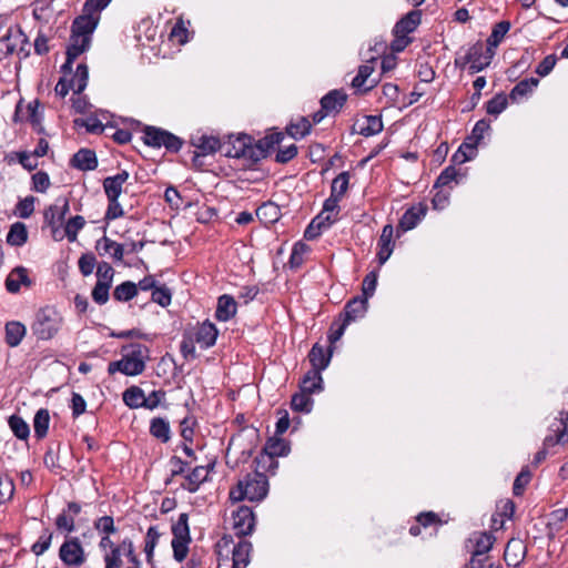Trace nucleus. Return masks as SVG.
I'll use <instances>...</instances> for the list:
<instances>
[{"instance_id": "obj_1", "label": "nucleus", "mask_w": 568, "mask_h": 568, "mask_svg": "<svg viewBox=\"0 0 568 568\" xmlns=\"http://www.w3.org/2000/svg\"><path fill=\"white\" fill-rule=\"evenodd\" d=\"M284 140L282 132L271 133L253 144V139L247 134L230 136L224 145V153L231 158L232 166L239 171H254L258 163L266 159L270 151L280 145Z\"/></svg>"}, {"instance_id": "obj_2", "label": "nucleus", "mask_w": 568, "mask_h": 568, "mask_svg": "<svg viewBox=\"0 0 568 568\" xmlns=\"http://www.w3.org/2000/svg\"><path fill=\"white\" fill-rule=\"evenodd\" d=\"M149 359V348L142 344H130L122 348V357L111 362L108 373L113 375L120 372L126 376H136L145 369V362Z\"/></svg>"}, {"instance_id": "obj_3", "label": "nucleus", "mask_w": 568, "mask_h": 568, "mask_svg": "<svg viewBox=\"0 0 568 568\" xmlns=\"http://www.w3.org/2000/svg\"><path fill=\"white\" fill-rule=\"evenodd\" d=\"M267 478L262 473H254L245 476L237 485L230 490V499L241 501L248 499L250 501H260L267 495Z\"/></svg>"}, {"instance_id": "obj_4", "label": "nucleus", "mask_w": 568, "mask_h": 568, "mask_svg": "<svg viewBox=\"0 0 568 568\" xmlns=\"http://www.w3.org/2000/svg\"><path fill=\"white\" fill-rule=\"evenodd\" d=\"M62 324L63 317L61 313L53 307L47 306L37 313L32 324V332L39 339L48 341L58 334Z\"/></svg>"}, {"instance_id": "obj_5", "label": "nucleus", "mask_w": 568, "mask_h": 568, "mask_svg": "<svg viewBox=\"0 0 568 568\" xmlns=\"http://www.w3.org/2000/svg\"><path fill=\"white\" fill-rule=\"evenodd\" d=\"M142 140L149 146H164L170 152H178L182 146L180 138L155 126H146L143 131Z\"/></svg>"}, {"instance_id": "obj_6", "label": "nucleus", "mask_w": 568, "mask_h": 568, "mask_svg": "<svg viewBox=\"0 0 568 568\" xmlns=\"http://www.w3.org/2000/svg\"><path fill=\"white\" fill-rule=\"evenodd\" d=\"M189 516L183 513L172 526V548L174 558L181 562L187 555V545L191 540L189 529Z\"/></svg>"}, {"instance_id": "obj_7", "label": "nucleus", "mask_w": 568, "mask_h": 568, "mask_svg": "<svg viewBox=\"0 0 568 568\" xmlns=\"http://www.w3.org/2000/svg\"><path fill=\"white\" fill-rule=\"evenodd\" d=\"M123 556L128 558L129 564L132 562L133 558H138L134 551V545L130 538H124L116 547L103 555L105 568H121L123 565Z\"/></svg>"}, {"instance_id": "obj_8", "label": "nucleus", "mask_w": 568, "mask_h": 568, "mask_svg": "<svg viewBox=\"0 0 568 568\" xmlns=\"http://www.w3.org/2000/svg\"><path fill=\"white\" fill-rule=\"evenodd\" d=\"M60 559L72 567H81L85 562V552L78 538L65 540L59 550Z\"/></svg>"}, {"instance_id": "obj_9", "label": "nucleus", "mask_w": 568, "mask_h": 568, "mask_svg": "<svg viewBox=\"0 0 568 568\" xmlns=\"http://www.w3.org/2000/svg\"><path fill=\"white\" fill-rule=\"evenodd\" d=\"M495 55V51L484 48L481 42L471 45L465 55V61L469 63L471 73L479 72L488 67Z\"/></svg>"}, {"instance_id": "obj_10", "label": "nucleus", "mask_w": 568, "mask_h": 568, "mask_svg": "<svg viewBox=\"0 0 568 568\" xmlns=\"http://www.w3.org/2000/svg\"><path fill=\"white\" fill-rule=\"evenodd\" d=\"M495 537L489 532H480L475 538V550L470 565L473 568H484L483 561L488 560L486 554L491 549Z\"/></svg>"}, {"instance_id": "obj_11", "label": "nucleus", "mask_w": 568, "mask_h": 568, "mask_svg": "<svg viewBox=\"0 0 568 568\" xmlns=\"http://www.w3.org/2000/svg\"><path fill=\"white\" fill-rule=\"evenodd\" d=\"M233 529L239 536L250 535L255 525V518L250 507L241 506L232 515Z\"/></svg>"}, {"instance_id": "obj_12", "label": "nucleus", "mask_w": 568, "mask_h": 568, "mask_svg": "<svg viewBox=\"0 0 568 568\" xmlns=\"http://www.w3.org/2000/svg\"><path fill=\"white\" fill-rule=\"evenodd\" d=\"M217 334V328L213 323L209 321L203 322L201 325H199V327L194 329L193 333H191V335L196 341V344L204 349L215 344Z\"/></svg>"}, {"instance_id": "obj_13", "label": "nucleus", "mask_w": 568, "mask_h": 568, "mask_svg": "<svg viewBox=\"0 0 568 568\" xmlns=\"http://www.w3.org/2000/svg\"><path fill=\"white\" fill-rule=\"evenodd\" d=\"M394 227L390 224H387L383 227L382 234L378 240V252L377 258L381 265L386 263V261L390 257L394 251V241H393Z\"/></svg>"}, {"instance_id": "obj_14", "label": "nucleus", "mask_w": 568, "mask_h": 568, "mask_svg": "<svg viewBox=\"0 0 568 568\" xmlns=\"http://www.w3.org/2000/svg\"><path fill=\"white\" fill-rule=\"evenodd\" d=\"M427 207L424 204L409 207L402 216L398 223V230L407 232L413 230L426 215Z\"/></svg>"}, {"instance_id": "obj_15", "label": "nucleus", "mask_w": 568, "mask_h": 568, "mask_svg": "<svg viewBox=\"0 0 568 568\" xmlns=\"http://www.w3.org/2000/svg\"><path fill=\"white\" fill-rule=\"evenodd\" d=\"M526 555V546L519 538L510 539L505 548L504 558L508 566H518Z\"/></svg>"}, {"instance_id": "obj_16", "label": "nucleus", "mask_w": 568, "mask_h": 568, "mask_svg": "<svg viewBox=\"0 0 568 568\" xmlns=\"http://www.w3.org/2000/svg\"><path fill=\"white\" fill-rule=\"evenodd\" d=\"M368 306V301L366 297H354L351 300L344 310L343 321L349 324L358 318H362Z\"/></svg>"}, {"instance_id": "obj_17", "label": "nucleus", "mask_w": 568, "mask_h": 568, "mask_svg": "<svg viewBox=\"0 0 568 568\" xmlns=\"http://www.w3.org/2000/svg\"><path fill=\"white\" fill-rule=\"evenodd\" d=\"M98 21L99 16L87 12V14L78 17L73 21L71 32L81 34L91 40V36L97 28Z\"/></svg>"}, {"instance_id": "obj_18", "label": "nucleus", "mask_w": 568, "mask_h": 568, "mask_svg": "<svg viewBox=\"0 0 568 568\" xmlns=\"http://www.w3.org/2000/svg\"><path fill=\"white\" fill-rule=\"evenodd\" d=\"M22 285L30 286L31 280L26 267L17 266L9 273L6 280V287L10 293H18Z\"/></svg>"}, {"instance_id": "obj_19", "label": "nucleus", "mask_w": 568, "mask_h": 568, "mask_svg": "<svg viewBox=\"0 0 568 568\" xmlns=\"http://www.w3.org/2000/svg\"><path fill=\"white\" fill-rule=\"evenodd\" d=\"M22 41L23 33L19 29L13 30L12 28H9L7 33L0 38V54H12Z\"/></svg>"}, {"instance_id": "obj_20", "label": "nucleus", "mask_w": 568, "mask_h": 568, "mask_svg": "<svg viewBox=\"0 0 568 568\" xmlns=\"http://www.w3.org/2000/svg\"><path fill=\"white\" fill-rule=\"evenodd\" d=\"M450 182L457 184L458 180H437L434 184V190H436L433 197L434 209L443 210L448 204L449 191L452 190Z\"/></svg>"}, {"instance_id": "obj_21", "label": "nucleus", "mask_w": 568, "mask_h": 568, "mask_svg": "<svg viewBox=\"0 0 568 568\" xmlns=\"http://www.w3.org/2000/svg\"><path fill=\"white\" fill-rule=\"evenodd\" d=\"M422 12L419 10H413L403 17L394 28L395 34L407 36L413 32L420 23Z\"/></svg>"}, {"instance_id": "obj_22", "label": "nucleus", "mask_w": 568, "mask_h": 568, "mask_svg": "<svg viewBox=\"0 0 568 568\" xmlns=\"http://www.w3.org/2000/svg\"><path fill=\"white\" fill-rule=\"evenodd\" d=\"M346 98L342 91L333 90L321 99V106L326 113H337L343 108Z\"/></svg>"}, {"instance_id": "obj_23", "label": "nucleus", "mask_w": 568, "mask_h": 568, "mask_svg": "<svg viewBox=\"0 0 568 568\" xmlns=\"http://www.w3.org/2000/svg\"><path fill=\"white\" fill-rule=\"evenodd\" d=\"M332 352L329 351L328 354L325 353L324 347L320 344H314L310 354L308 358L312 364L311 371H317L318 373H322L324 371L329 362H331Z\"/></svg>"}, {"instance_id": "obj_24", "label": "nucleus", "mask_w": 568, "mask_h": 568, "mask_svg": "<svg viewBox=\"0 0 568 568\" xmlns=\"http://www.w3.org/2000/svg\"><path fill=\"white\" fill-rule=\"evenodd\" d=\"M539 80L537 78H529L519 81L510 91L509 99L513 102H519L527 98L538 85Z\"/></svg>"}, {"instance_id": "obj_25", "label": "nucleus", "mask_w": 568, "mask_h": 568, "mask_svg": "<svg viewBox=\"0 0 568 568\" xmlns=\"http://www.w3.org/2000/svg\"><path fill=\"white\" fill-rule=\"evenodd\" d=\"M71 163L74 168L82 171L93 170L98 165L95 153L88 149L78 151L73 155Z\"/></svg>"}, {"instance_id": "obj_26", "label": "nucleus", "mask_w": 568, "mask_h": 568, "mask_svg": "<svg viewBox=\"0 0 568 568\" xmlns=\"http://www.w3.org/2000/svg\"><path fill=\"white\" fill-rule=\"evenodd\" d=\"M236 314V302L230 295H222L217 301L215 316L219 321L226 322Z\"/></svg>"}, {"instance_id": "obj_27", "label": "nucleus", "mask_w": 568, "mask_h": 568, "mask_svg": "<svg viewBox=\"0 0 568 568\" xmlns=\"http://www.w3.org/2000/svg\"><path fill=\"white\" fill-rule=\"evenodd\" d=\"M251 551L252 544L246 540H241L233 549L232 568H246L250 564Z\"/></svg>"}, {"instance_id": "obj_28", "label": "nucleus", "mask_w": 568, "mask_h": 568, "mask_svg": "<svg viewBox=\"0 0 568 568\" xmlns=\"http://www.w3.org/2000/svg\"><path fill=\"white\" fill-rule=\"evenodd\" d=\"M209 469L205 466L195 467L185 478L182 487L190 493H195L199 486L207 479Z\"/></svg>"}, {"instance_id": "obj_29", "label": "nucleus", "mask_w": 568, "mask_h": 568, "mask_svg": "<svg viewBox=\"0 0 568 568\" xmlns=\"http://www.w3.org/2000/svg\"><path fill=\"white\" fill-rule=\"evenodd\" d=\"M91 40L81 34L71 32L70 44L67 49V55L70 60H75L81 53L87 51L90 47Z\"/></svg>"}, {"instance_id": "obj_30", "label": "nucleus", "mask_w": 568, "mask_h": 568, "mask_svg": "<svg viewBox=\"0 0 568 568\" xmlns=\"http://www.w3.org/2000/svg\"><path fill=\"white\" fill-rule=\"evenodd\" d=\"M97 250L100 254H111L112 257L116 261H122L124 255V248L122 244L112 241L111 239L104 236L97 242Z\"/></svg>"}, {"instance_id": "obj_31", "label": "nucleus", "mask_w": 568, "mask_h": 568, "mask_svg": "<svg viewBox=\"0 0 568 568\" xmlns=\"http://www.w3.org/2000/svg\"><path fill=\"white\" fill-rule=\"evenodd\" d=\"M281 215L280 207L272 203L267 202L262 204L256 210L257 219L264 223L265 225L273 224L278 221Z\"/></svg>"}, {"instance_id": "obj_32", "label": "nucleus", "mask_w": 568, "mask_h": 568, "mask_svg": "<svg viewBox=\"0 0 568 568\" xmlns=\"http://www.w3.org/2000/svg\"><path fill=\"white\" fill-rule=\"evenodd\" d=\"M26 335V326L20 322H10L6 325V342L9 346H18Z\"/></svg>"}, {"instance_id": "obj_33", "label": "nucleus", "mask_w": 568, "mask_h": 568, "mask_svg": "<svg viewBox=\"0 0 568 568\" xmlns=\"http://www.w3.org/2000/svg\"><path fill=\"white\" fill-rule=\"evenodd\" d=\"M27 241V226L21 222L13 223L7 234V243L11 246H22Z\"/></svg>"}, {"instance_id": "obj_34", "label": "nucleus", "mask_w": 568, "mask_h": 568, "mask_svg": "<svg viewBox=\"0 0 568 568\" xmlns=\"http://www.w3.org/2000/svg\"><path fill=\"white\" fill-rule=\"evenodd\" d=\"M322 383L323 378L321 373H318L317 371H308L303 377L300 387L301 390L312 395L316 392L322 390Z\"/></svg>"}, {"instance_id": "obj_35", "label": "nucleus", "mask_w": 568, "mask_h": 568, "mask_svg": "<svg viewBox=\"0 0 568 568\" xmlns=\"http://www.w3.org/2000/svg\"><path fill=\"white\" fill-rule=\"evenodd\" d=\"M150 433L153 437L166 443L171 438V429L168 420L161 417L153 418L150 425Z\"/></svg>"}, {"instance_id": "obj_36", "label": "nucleus", "mask_w": 568, "mask_h": 568, "mask_svg": "<svg viewBox=\"0 0 568 568\" xmlns=\"http://www.w3.org/2000/svg\"><path fill=\"white\" fill-rule=\"evenodd\" d=\"M89 79L88 67L83 63L77 67L75 73L70 79V87L74 93L80 94L87 87Z\"/></svg>"}, {"instance_id": "obj_37", "label": "nucleus", "mask_w": 568, "mask_h": 568, "mask_svg": "<svg viewBox=\"0 0 568 568\" xmlns=\"http://www.w3.org/2000/svg\"><path fill=\"white\" fill-rule=\"evenodd\" d=\"M509 29L510 23L508 21H500L496 23L489 38L487 39V48L495 51Z\"/></svg>"}, {"instance_id": "obj_38", "label": "nucleus", "mask_w": 568, "mask_h": 568, "mask_svg": "<svg viewBox=\"0 0 568 568\" xmlns=\"http://www.w3.org/2000/svg\"><path fill=\"white\" fill-rule=\"evenodd\" d=\"M50 423L49 410L39 409L33 418V429L37 437L42 438L47 435Z\"/></svg>"}, {"instance_id": "obj_39", "label": "nucleus", "mask_w": 568, "mask_h": 568, "mask_svg": "<svg viewBox=\"0 0 568 568\" xmlns=\"http://www.w3.org/2000/svg\"><path fill=\"white\" fill-rule=\"evenodd\" d=\"M383 130V122L381 118L375 115H367L364 118L359 125V133L365 136H371L379 133Z\"/></svg>"}, {"instance_id": "obj_40", "label": "nucleus", "mask_w": 568, "mask_h": 568, "mask_svg": "<svg viewBox=\"0 0 568 568\" xmlns=\"http://www.w3.org/2000/svg\"><path fill=\"white\" fill-rule=\"evenodd\" d=\"M160 531L155 526H152L148 529L145 535V544H144V552L146 556V561L149 564H152L153 561V555L154 549L158 545L159 538H160Z\"/></svg>"}, {"instance_id": "obj_41", "label": "nucleus", "mask_w": 568, "mask_h": 568, "mask_svg": "<svg viewBox=\"0 0 568 568\" xmlns=\"http://www.w3.org/2000/svg\"><path fill=\"white\" fill-rule=\"evenodd\" d=\"M144 393L139 387H130L123 393V402L130 408L143 407L144 404Z\"/></svg>"}, {"instance_id": "obj_42", "label": "nucleus", "mask_w": 568, "mask_h": 568, "mask_svg": "<svg viewBox=\"0 0 568 568\" xmlns=\"http://www.w3.org/2000/svg\"><path fill=\"white\" fill-rule=\"evenodd\" d=\"M291 406L296 412L310 413L313 406L311 394L301 390L292 397Z\"/></svg>"}, {"instance_id": "obj_43", "label": "nucleus", "mask_w": 568, "mask_h": 568, "mask_svg": "<svg viewBox=\"0 0 568 568\" xmlns=\"http://www.w3.org/2000/svg\"><path fill=\"white\" fill-rule=\"evenodd\" d=\"M138 293L136 286L132 282H124L118 285L113 292L116 301L126 302L132 300Z\"/></svg>"}, {"instance_id": "obj_44", "label": "nucleus", "mask_w": 568, "mask_h": 568, "mask_svg": "<svg viewBox=\"0 0 568 568\" xmlns=\"http://www.w3.org/2000/svg\"><path fill=\"white\" fill-rule=\"evenodd\" d=\"M311 126L308 119L303 116L287 126V133L294 139H301L310 132Z\"/></svg>"}, {"instance_id": "obj_45", "label": "nucleus", "mask_w": 568, "mask_h": 568, "mask_svg": "<svg viewBox=\"0 0 568 568\" xmlns=\"http://www.w3.org/2000/svg\"><path fill=\"white\" fill-rule=\"evenodd\" d=\"M310 252V246L305 243L297 242L293 246L291 257H290V265L291 267H300L304 263L305 256Z\"/></svg>"}, {"instance_id": "obj_46", "label": "nucleus", "mask_w": 568, "mask_h": 568, "mask_svg": "<svg viewBox=\"0 0 568 568\" xmlns=\"http://www.w3.org/2000/svg\"><path fill=\"white\" fill-rule=\"evenodd\" d=\"M264 452L270 457H277L286 455L288 448L283 439L271 438L267 440Z\"/></svg>"}, {"instance_id": "obj_47", "label": "nucleus", "mask_w": 568, "mask_h": 568, "mask_svg": "<svg viewBox=\"0 0 568 568\" xmlns=\"http://www.w3.org/2000/svg\"><path fill=\"white\" fill-rule=\"evenodd\" d=\"M84 224L85 221L81 215L73 216L67 222L64 232L70 242L77 240L78 233L83 229Z\"/></svg>"}, {"instance_id": "obj_48", "label": "nucleus", "mask_w": 568, "mask_h": 568, "mask_svg": "<svg viewBox=\"0 0 568 568\" xmlns=\"http://www.w3.org/2000/svg\"><path fill=\"white\" fill-rule=\"evenodd\" d=\"M507 97L504 93H499L487 102L486 111L488 114L498 115L507 108Z\"/></svg>"}, {"instance_id": "obj_49", "label": "nucleus", "mask_w": 568, "mask_h": 568, "mask_svg": "<svg viewBox=\"0 0 568 568\" xmlns=\"http://www.w3.org/2000/svg\"><path fill=\"white\" fill-rule=\"evenodd\" d=\"M9 426H10L11 430L13 432V434L19 439L28 438V436L30 434L29 425L21 417L11 416L9 418Z\"/></svg>"}, {"instance_id": "obj_50", "label": "nucleus", "mask_w": 568, "mask_h": 568, "mask_svg": "<svg viewBox=\"0 0 568 568\" xmlns=\"http://www.w3.org/2000/svg\"><path fill=\"white\" fill-rule=\"evenodd\" d=\"M125 180H104L103 187L109 201L119 200L123 192L122 184Z\"/></svg>"}, {"instance_id": "obj_51", "label": "nucleus", "mask_w": 568, "mask_h": 568, "mask_svg": "<svg viewBox=\"0 0 568 568\" xmlns=\"http://www.w3.org/2000/svg\"><path fill=\"white\" fill-rule=\"evenodd\" d=\"M34 200L33 196H27L20 200L16 206L14 213L21 219L30 217L34 211Z\"/></svg>"}, {"instance_id": "obj_52", "label": "nucleus", "mask_w": 568, "mask_h": 568, "mask_svg": "<svg viewBox=\"0 0 568 568\" xmlns=\"http://www.w3.org/2000/svg\"><path fill=\"white\" fill-rule=\"evenodd\" d=\"M113 275H114V271H113L112 266L109 263L103 262V263L99 264L98 270H97V277H98L97 283L111 286Z\"/></svg>"}, {"instance_id": "obj_53", "label": "nucleus", "mask_w": 568, "mask_h": 568, "mask_svg": "<svg viewBox=\"0 0 568 568\" xmlns=\"http://www.w3.org/2000/svg\"><path fill=\"white\" fill-rule=\"evenodd\" d=\"M14 493V485L9 476H0V504L10 500Z\"/></svg>"}, {"instance_id": "obj_54", "label": "nucleus", "mask_w": 568, "mask_h": 568, "mask_svg": "<svg viewBox=\"0 0 568 568\" xmlns=\"http://www.w3.org/2000/svg\"><path fill=\"white\" fill-rule=\"evenodd\" d=\"M374 71V67L369 64H363L358 69L357 75L353 79L352 85L356 89H362L365 87L368 78Z\"/></svg>"}, {"instance_id": "obj_55", "label": "nucleus", "mask_w": 568, "mask_h": 568, "mask_svg": "<svg viewBox=\"0 0 568 568\" xmlns=\"http://www.w3.org/2000/svg\"><path fill=\"white\" fill-rule=\"evenodd\" d=\"M94 528L103 535L115 532L114 520L111 516L100 517L94 521Z\"/></svg>"}, {"instance_id": "obj_56", "label": "nucleus", "mask_w": 568, "mask_h": 568, "mask_svg": "<svg viewBox=\"0 0 568 568\" xmlns=\"http://www.w3.org/2000/svg\"><path fill=\"white\" fill-rule=\"evenodd\" d=\"M220 148V141L216 138L213 136H202L200 139V144L197 145V149L203 154H211L215 152Z\"/></svg>"}, {"instance_id": "obj_57", "label": "nucleus", "mask_w": 568, "mask_h": 568, "mask_svg": "<svg viewBox=\"0 0 568 568\" xmlns=\"http://www.w3.org/2000/svg\"><path fill=\"white\" fill-rule=\"evenodd\" d=\"M55 526L59 530L72 532L74 530V518L67 511H62L55 519Z\"/></svg>"}, {"instance_id": "obj_58", "label": "nucleus", "mask_w": 568, "mask_h": 568, "mask_svg": "<svg viewBox=\"0 0 568 568\" xmlns=\"http://www.w3.org/2000/svg\"><path fill=\"white\" fill-rule=\"evenodd\" d=\"M377 285V273L376 272H369L364 281H363V295L368 300V297L373 296Z\"/></svg>"}, {"instance_id": "obj_59", "label": "nucleus", "mask_w": 568, "mask_h": 568, "mask_svg": "<svg viewBox=\"0 0 568 568\" xmlns=\"http://www.w3.org/2000/svg\"><path fill=\"white\" fill-rule=\"evenodd\" d=\"M341 199L336 195V190L332 191L331 196L324 202V206L322 212L324 214H328L334 216V220H336L338 214V202Z\"/></svg>"}, {"instance_id": "obj_60", "label": "nucleus", "mask_w": 568, "mask_h": 568, "mask_svg": "<svg viewBox=\"0 0 568 568\" xmlns=\"http://www.w3.org/2000/svg\"><path fill=\"white\" fill-rule=\"evenodd\" d=\"M80 272L88 276L92 274L94 267H95V257L93 254H83L78 262Z\"/></svg>"}, {"instance_id": "obj_61", "label": "nucleus", "mask_w": 568, "mask_h": 568, "mask_svg": "<svg viewBox=\"0 0 568 568\" xmlns=\"http://www.w3.org/2000/svg\"><path fill=\"white\" fill-rule=\"evenodd\" d=\"M111 286L105 284L95 283L92 291V298L95 303L102 305L109 300V290Z\"/></svg>"}, {"instance_id": "obj_62", "label": "nucleus", "mask_w": 568, "mask_h": 568, "mask_svg": "<svg viewBox=\"0 0 568 568\" xmlns=\"http://www.w3.org/2000/svg\"><path fill=\"white\" fill-rule=\"evenodd\" d=\"M51 540H52V534L51 532H45V534L41 535L39 537V539L33 544L32 551L37 556H41L42 554H44L49 549V547L51 545Z\"/></svg>"}, {"instance_id": "obj_63", "label": "nucleus", "mask_w": 568, "mask_h": 568, "mask_svg": "<svg viewBox=\"0 0 568 568\" xmlns=\"http://www.w3.org/2000/svg\"><path fill=\"white\" fill-rule=\"evenodd\" d=\"M297 154V148L295 144H290L283 149H280L275 155L277 163H286L295 158Z\"/></svg>"}, {"instance_id": "obj_64", "label": "nucleus", "mask_w": 568, "mask_h": 568, "mask_svg": "<svg viewBox=\"0 0 568 568\" xmlns=\"http://www.w3.org/2000/svg\"><path fill=\"white\" fill-rule=\"evenodd\" d=\"M152 301L161 306H168L171 303V293L166 287H156L152 292Z\"/></svg>"}]
</instances>
